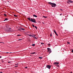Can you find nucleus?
Segmentation results:
<instances>
[{
	"label": "nucleus",
	"mask_w": 73,
	"mask_h": 73,
	"mask_svg": "<svg viewBox=\"0 0 73 73\" xmlns=\"http://www.w3.org/2000/svg\"><path fill=\"white\" fill-rule=\"evenodd\" d=\"M62 9H61V11H62Z\"/></svg>",
	"instance_id": "obj_45"
},
{
	"label": "nucleus",
	"mask_w": 73,
	"mask_h": 73,
	"mask_svg": "<svg viewBox=\"0 0 73 73\" xmlns=\"http://www.w3.org/2000/svg\"><path fill=\"white\" fill-rule=\"evenodd\" d=\"M0 43H3V42H0Z\"/></svg>",
	"instance_id": "obj_38"
},
{
	"label": "nucleus",
	"mask_w": 73,
	"mask_h": 73,
	"mask_svg": "<svg viewBox=\"0 0 73 73\" xmlns=\"http://www.w3.org/2000/svg\"><path fill=\"white\" fill-rule=\"evenodd\" d=\"M2 62H3V63L4 62V61H2Z\"/></svg>",
	"instance_id": "obj_37"
},
{
	"label": "nucleus",
	"mask_w": 73,
	"mask_h": 73,
	"mask_svg": "<svg viewBox=\"0 0 73 73\" xmlns=\"http://www.w3.org/2000/svg\"><path fill=\"white\" fill-rule=\"evenodd\" d=\"M8 27H9V25H7L6 26V27L8 29Z\"/></svg>",
	"instance_id": "obj_15"
},
{
	"label": "nucleus",
	"mask_w": 73,
	"mask_h": 73,
	"mask_svg": "<svg viewBox=\"0 0 73 73\" xmlns=\"http://www.w3.org/2000/svg\"><path fill=\"white\" fill-rule=\"evenodd\" d=\"M42 24H44V22H42Z\"/></svg>",
	"instance_id": "obj_40"
},
{
	"label": "nucleus",
	"mask_w": 73,
	"mask_h": 73,
	"mask_svg": "<svg viewBox=\"0 0 73 73\" xmlns=\"http://www.w3.org/2000/svg\"><path fill=\"white\" fill-rule=\"evenodd\" d=\"M0 73H3V72H0Z\"/></svg>",
	"instance_id": "obj_35"
},
{
	"label": "nucleus",
	"mask_w": 73,
	"mask_h": 73,
	"mask_svg": "<svg viewBox=\"0 0 73 73\" xmlns=\"http://www.w3.org/2000/svg\"><path fill=\"white\" fill-rule=\"evenodd\" d=\"M1 58V56H0V58Z\"/></svg>",
	"instance_id": "obj_36"
},
{
	"label": "nucleus",
	"mask_w": 73,
	"mask_h": 73,
	"mask_svg": "<svg viewBox=\"0 0 73 73\" xmlns=\"http://www.w3.org/2000/svg\"><path fill=\"white\" fill-rule=\"evenodd\" d=\"M4 16H7V15H6V14H4Z\"/></svg>",
	"instance_id": "obj_24"
},
{
	"label": "nucleus",
	"mask_w": 73,
	"mask_h": 73,
	"mask_svg": "<svg viewBox=\"0 0 73 73\" xmlns=\"http://www.w3.org/2000/svg\"><path fill=\"white\" fill-rule=\"evenodd\" d=\"M25 68H26V69H27V68H28V67H25Z\"/></svg>",
	"instance_id": "obj_29"
},
{
	"label": "nucleus",
	"mask_w": 73,
	"mask_h": 73,
	"mask_svg": "<svg viewBox=\"0 0 73 73\" xmlns=\"http://www.w3.org/2000/svg\"><path fill=\"white\" fill-rule=\"evenodd\" d=\"M21 30H23V31H24V30H25V29H23V28H21Z\"/></svg>",
	"instance_id": "obj_13"
},
{
	"label": "nucleus",
	"mask_w": 73,
	"mask_h": 73,
	"mask_svg": "<svg viewBox=\"0 0 73 73\" xmlns=\"http://www.w3.org/2000/svg\"><path fill=\"white\" fill-rule=\"evenodd\" d=\"M22 39H19V40L20 41H21V40H22Z\"/></svg>",
	"instance_id": "obj_31"
},
{
	"label": "nucleus",
	"mask_w": 73,
	"mask_h": 73,
	"mask_svg": "<svg viewBox=\"0 0 73 73\" xmlns=\"http://www.w3.org/2000/svg\"><path fill=\"white\" fill-rule=\"evenodd\" d=\"M61 15H62V14H60V16H61Z\"/></svg>",
	"instance_id": "obj_41"
},
{
	"label": "nucleus",
	"mask_w": 73,
	"mask_h": 73,
	"mask_svg": "<svg viewBox=\"0 0 73 73\" xmlns=\"http://www.w3.org/2000/svg\"><path fill=\"white\" fill-rule=\"evenodd\" d=\"M48 3L49 4L51 5L52 7H56V4L55 3H52L51 2H48Z\"/></svg>",
	"instance_id": "obj_2"
},
{
	"label": "nucleus",
	"mask_w": 73,
	"mask_h": 73,
	"mask_svg": "<svg viewBox=\"0 0 73 73\" xmlns=\"http://www.w3.org/2000/svg\"><path fill=\"white\" fill-rule=\"evenodd\" d=\"M68 44H70V43L69 42H68Z\"/></svg>",
	"instance_id": "obj_32"
},
{
	"label": "nucleus",
	"mask_w": 73,
	"mask_h": 73,
	"mask_svg": "<svg viewBox=\"0 0 73 73\" xmlns=\"http://www.w3.org/2000/svg\"><path fill=\"white\" fill-rule=\"evenodd\" d=\"M27 19L28 20L31 21V22H33V23H37V22H36V20L34 18H31L30 19V18H28Z\"/></svg>",
	"instance_id": "obj_1"
},
{
	"label": "nucleus",
	"mask_w": 73,
	"mask_h": 73,
	"mask_svg": "<svg viewBox=\"0 0 73 73\" xmlns=\"http://www.w3.org/2000/svg\"><path fill=\"white\" fill-rule=\"evenodd\" d=\"M71 52H73V50H72V51H71Z\"/></svg>",
	"instance_id": "obj_34"
},
{
	"label": "nucleus",
	"mask_w": 73,
	"mask_h": 73,
	"mask_svg": "<svg viewBox=\"0 0 73 73\" xmlns=\"http://www.w3.org/2000/svg\"><path fill=\"white\" fill-rule=\"evenodd\" d=\"M53 31L54 33H55V34H56V36H58V34H57V33H56V31H55V30H54Z\"/></svg>",
	"instance_id": "obj_6"
},
{
	"label": "nucleus",
	"mask_w": 73,
	"mask_h": 73,
	"mask_svg": "<svg viewBox=\"0 0 73 73\" xmlns=\"http://www.w3.org/2000/svg\"><path fill=\"white\" fill-rule=\"evenodd\" d=\"M35 35H34V36H33V37H34L35 38V39H37V38H36V37H35Z\"/></svg>",
	"instance_id": "obj_9"
},
{
	"label": "nucleus",
	"mask_w": 73,
	"mask_h": 73,
	"mask_svg": "<svg viewBox=\"0 0 73 73\" xmlns=\"http://www.w3.org/2000/svg\"><path fill=\"white\" fill-rule=\"evenodd\" d=\"M15 68H16V67H18V66H15Z\"/></svg>",
	"instance_id": "obj_30"
},
{
	"label": "nucleus",
	"mask_w": 73,
	"mask_h": 73,
	"mask_svg": "<svg viewBox=\"0 0 73 73\" xmlns=\"http://www.w3.org/2000/svg\"><path fill=\"white\" fill-rule=\"evenodd\" d=\"M71 73H72V72H71Z\"/></svg>",
	"instance_id": "obj_42"
},
{
	"label": "nucleus",
	"mask_w": 73,
	"mask_h": 73,
	"mask_svg": "<svg viewBox=\"0 0 73 73\" xmlns=\"http://www.w3.org/2000/svg\"><path fill=\"white\" fill-rule=\"evenodd\" d=\"M67 3H68V4H69V0H68V1H67Z\"/></svg>",
	"instance_id": "obj_16"
},
{
	"label": "nucleus",
	"mask_w": 73,
	"mask_h": 73,
	"mask_svg": "<svg viewBox=\"0 0 73 73\" xmlns=\"http://www.w3.org/2000/svg\"><path fill=\"white\" fill-rule=\"evenodd\" d=\"M11 29V28H9V29Z\"/></svg>",
	"instance_id": "obj_44"
},
{
	"label": "nucleus",
	"mask_w": 73,
	"mask_h": 73,
	"mask_svg": "<svg viewBox=\"0 0 73 73\" xmlns=\"http://www.w3.org/2000/svg\"><path fill=\"white\" fill-rule=\"evenodd\" d=\"M3 60H1V61H3Z\"/></svg>",
	"instance_id": "obj_46"
},
{
	"label": "nucleus",
	"mask_w": 73,
	"mask_h": 73,
	"mask_svg": "<svg viewBox=\"0 0 73 73\" xmlns=\"http://www.w3.org/2000/svg\"><path fill=\"white\" fill-rule=\"evenodd\" d=\"M10 31V30H9H9H7V32H9V31Z\"/></svg>",
	"instance_id": "obj_23"
},
{
	"label": "nucleus",
	"mask_w": 73,
	"mask_h": 73,
	"mask_svg": "<svg viewBox=\"0 0 73 73\" xmlns=\"http://www.w3.org/2000/svg\"><path fill=\"white\" fill-rule=\"evenodd\" d=\"M6 53H9V52H6Z\"/></svg>",
	"instance_id": "obj_39"
},
{
	"label": "nucleus",
	"mask_w": 73,
	"mask_h": 73,
	"mask_svg": "<svg viewBox=\"0 0 73 73\" xmlns=\"http://www.w3.org/2000/svg\"><path fill=\"white\" fill-rule=\"evenodd\" d=\"M10 62H8V63H10Z\"/></svg>",
	"instance_id": "obj_33"
},
{
	"label": "nucleus",
	"mask_w": 73,
	"mask_h": 73,
	"mask_svg": "<svg viewBox=\"0 0 73 73\" xmlns=\"http://www.w3.org/2000/svg\"><path fill=\"white\" fill-rule=\"evenodd\" d=\"M21 36V35H17V36Z\"/></svg>",
	"instance_id": "obj_27"
},
{
	"label": "nucleus",
	"mask_w": 73,
	"mask_h": 73,
	"mask_svg": "<svg viewBox=\"0 0 73 73\" xmlns=\"http://www.w3.org/2000/svg\"><path fill=\"white\" fill-rule=\"evenodd\" d=\"M14 16L15 17H17V15H14Z\"/></svg>",
	"instance_id": "obj_21"
},
{
	"label": "nucleus",
	"mask_w": 73,
	"mask_h": 73,
	"mask_svg": "<svg viewBox=\"0 0 73 73\" xmlns=\"http://www.w3.org/2000/svg\"><path fill=\"white\" fill-rule=\"evenodd\" d=\"M19 65V64L18 63H17V64H15V65Z\"/></svg>",
	"instance_id": "obj_25"
},
{
	"label": "nucleus",
	"mask_w": 73,
	"mask_h": 73,
	"mask_svg": "<svg viewBox=\"0 0 73 73\" xmlns=\"http://www.w3.org/2000/svg\"><path fill=\"white\" fill-rule=\"evenodd\" d=\"M29 36H30V37H33V36H34L32 35H29Z\"/></svg>",
	"instance_id": "obj_11"
},
{
	"label": "nucleus",
	"mask_w": 73,
	"mask_h": 73,
	"mask_svg": "<svg viewBox=\"0 0 73 73\" xmlns=\"http://www.w3.org/2000/svg\"><path fill=\"white\" fill-rule=\"evenodd\" d=\"M47 50L48 52H49V54H50V53H52V50H51V49H50V48H47Z\"/></svg>",
	"instance_id": "obj_3"
},
{
	"label": "nucleus",
	"mask_w": 73,
	"mask_h": 73,
	"mask_svg": "<svg viewBox=\"0 0 73 73\" xmlns=\"http://www.w3.org/2000/svg\"><path fill=\"white\" fill-rule=\"evenodd\" d=\"M48 46L49 47H50V44H48Z\"/></svg>",
	"instance_id": "obj_12"
},
{
	"label": "nucleus",
	"mask_w": 73,
	"mask_h": 73,
	"mask_svg": "<svg viewBox=\"0 0 73 73\" xmlns=\"http://www.w3.org/2000/svg\"><path fill=\"white\" fill-rule=\"evenodd\" d=\"M35 53H36V52H35L32 53H31V54H35Z\"/></svg>",
	"instance_id": "obj_17"
},
{
	"label": "nucleus",
	"mask_w": 73,
	"mask_h": 73,
	"mask_svg": "<svg viewBox=\"0 0 73 73\" xmlns=\"http://www.w3.org/2000/svg\"><path fill=\"white\" fill-rule=\"evenodd\" d=\"M43 17H44V18H47V17H45V16H43Z\"/></svg>",
	"instance_id": "obj_19"
},
{
	"label": "nucleus",
	"mask_w": 73,
	"mask_h": 73,
	"mask_svg": "<svg viewBox=\"0 0 73 73\" xmlns=\"http://www.w3.org/2000/svg\"><path fill=\"white\" fill-rule=\"evenodd\" d=\"M46 67L47 68H48V69H50L51 68V66H50V65H47L46 66Z\"/></svg>",
	"instance_id": "obj_4"
},
{
	"label": "nucleus",
	"mask_w": 73,
	"mask_h": 73,
	"mask_svg": "<svg viewBox=\"0 0 73 73\" xmlns=\"http://www.w3.org/2000/svg\"><path fill=\"white\" fill-rule=\"evenodd\" d=\"M41 44H42V45H43V44H44V43H42V42L41 43Z\"/></svg>",
	"instance_id": "obj_26"
},
{
	"label": "nucleus",
	"mask_w": 73,
	"mask_h": 73,
	"mask_svg": "<svg viewBox=\"0 0 73 73\" xmlns=\"http://www.w3.org/2000/svg\"><path fill=\"white\" fill-rule=\"evenodd\" d=\"M52 35L51 34H50V37H51V36H52Z\"/></svg>",
	"instance_id": "obj_28"
},
{
	"label": "nucleus",
	"mask_w": 73,
	"mask_h": 73,
	"mask_svg": "<svg viewBox=\"0 0 73 73\" xmlns=\"http://www.w3.org/2000/svg\"><path fill=\"white\" fill-rule=\"evenodd\" d=\"M33 16L34 17H37V16L36 15H33Z\"/></svg>",
	"instance_id": "obj_8"
},
{
	"label": "nucleus",
	"mask_w": 73,
	"mask_h": 73,
	"mask_svg": "<svg viewBox=\"0 0 73 73\" xmlns=\"http://www.w3.org/2000/svg\"><path fill=\"white\" fill-rule=\"evenodd\" d=\"M68 1L70 3H73V1H72L68 0Z\"/></svg>",
	"instance_id": "obj_7"
},
{
	"label": "nucleus",
	"mask_w": 73,
	"mask_h": 73,
	"mask_svg": "<svg viewBox=\"0 0 73 73\" xmlns=\"http://www.w3.org/2000/svg\"><path fill=\"white\" fill-rule=\"evenodd\" d=\"M59 64V63L57 62H55L54 63V65H58Z\"/></svg>",
	"instance_id": "obj_5"
},
{
	"label": "nucleus",
	"mask_w": 73,
	"mask_h": 73,
	"mask_svg": "<svg viewBox=\"0 0 73 73\" xmlns=\"http://www.w3.org/2000/svg\"><path fill=\"white\" fill-rule=\"evenodd\" d=\"M32 25L33 27H34V28H35V26L34 25L32 24Z\"/></svg>",
	"instance_id": "obj_22"
},
{
	"label": "nucleus",
	"mask_w": 73,
	"mask_h": 73,
	"mask_svg": "<svg viewBox=\"0 0 73 73\" xmlns=\"http://www.w3.org/2000/svg\"><path fill=\"white\" fill-rule=\"evenodd\" d=\"M10 53H12V52H10Z\"/></svg>",
	"instance_id": "obj_43"
},
{
	"label": "nucleus",
	"mask_w": 73,
	"mask_h": 73,
	"mask_svg": "<svg viewBox=\"0 0 73 73\" xmlns=\"http://www.w3.org/2000/svg\"><path fill=\"white\" fill-rule=\"evenodd\" d=\"M35 44H33L32 45V46H35Z\"/></svg>",
	"instance_id": "obj_18"
},
{
	"label": "nucleus",
	"mask_w": 73,
	"mask_h": 73,
	"mask_svg": "<svg viewBox=\"0 0 73 73\" xmlns=\"http://www.w3.org/2000/svg\"><path fill=\"white\" fill-rule=\"evenodd\" d=\"M7 20H8V18H6L5 19L4 21H7Z\"/></svg>",
	"instance_id": "obj_10"
},
{
	"label": "nucleus",
	"mask_w": 73,
	"mask_h": 73,
	"mask_svg": "<svg viewBox=\"0 0 73 73\" xmlns=\"http://www.w3.org/2000/svg\"><path fill=\"white\" fill-rule=\"evenodd\" d=\"M38 58H39L40 59H42V57H39Z\"/></svg>",
	"instance_id": "obj_14"
},
{
	"label": "nucleus",
	"mask_w": 73,
	"mask_h": 73,
	"mask_svg": "<svg viewBox=\"0 0 73 73\" xmlns=\"http://www.w3.org/2000/svg\"><path fill=\"white\" fill-rule=\"evenodd\" d=\"M35 27L36 29H37V27H36V26H35Z\"/></svg>",
	"instance_id": "obj_20"
}]
</instances>
